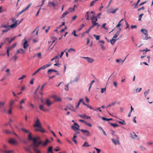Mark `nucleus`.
Here are the masks:
<instances>
[{
  "mask_svg": "<svg viewBox=\"0 0 153 153\" xmlns=\"http://www.w3.org/2000/svg\"><path fill=\"white\" fill-rule=\"evenodd\" d=\"M33 126L38 128L35 129V131H39L43 133L45 132V131L42 128L41 123L38 118H37L36 120L35 121V124L33 125Z\"/></svg>",
  "mask_w": 153,
  "mask_h": 153,
  "instance_id": "f257e3e1",
  "label": "nucleus"
},
{
  "mask_svg": "<svg viewBox=\"0 0 153 153\" xmlns=\"http://www.w3.org/2000/svg\"><path fill=\"white\" fill-rule=\"evenodd\" d=\"M40 145L39 144V143H35V145H33V146H31L32 147L34 151L36 153H40V151L39 149H38L37 148V147L39 146Z\"/></svg>",
  "mask_w": 153,
  "mask_h": 153,
  "instance_id": "f03ea898",
  "label": "nucleus"
},
{
  "mask_svg": "<svg viewBox=\"0 0 153 153\" xmlns=\"http://www.w3.org/2000/svg\"><path fill=\"white\" fill-rule=\"evenodd\" d=\"M79 125L76 123H74V125H72L71 126V128L74 131L79 130Z\"/></svg>",
  "mask_w": 153,
  "mask_h": 153,
  "instance_id": "7ed1b4c3",
  "label": "nucleus"
},
{
  "mask_svg": "<svg viewBox=\"0 0 153 153\" xmlns=\"http://www.w3.org/2000/svg\"><path fill=\"white\" fill-rule=\"evenodd\" d=\"M81 131L83 133L84 135L86 136L89 137L91 135L90 132L88 130L81 129Z\"/></svg>",
  "mask_w": 153,
  "mask_h": 153,
  "instance_id": "20e7f679",
  "label": "nucleus"
},
{
  "mask_svg": "<svg viewBox=\"0 0 153 153\" xmlns=\"http://www.w3.org/2000/svg\"><path fill=\"white\" fill-rule=\"evenodd\" d=\"M83 58L86 60L87 61L88 63H92L94 61V59H93L91 58L88 57H83Z\"/></svg>",
  "mask_w": 153,
  "mask_h": 153,
  "instance_id": "39448f33",
  "label": "nucleus"
},
{
  "mask_svg": "<svg viewBox=\"0 0 153 153\" xmlns=\"http://www.w3.org/2000/svg\"><path fill=\"white\" fill-rule=\"evenodd\" d=\"M51 65V64L50 63H49L47 64H46L42 66L41 67L39 68V69L41 70H44L47 68L50 67Z\"/></svg>",
  "mask_w": 153,
  "mask_h": 153,
  "instance_id": "423d86ee",
  "label": "nucleus"
},
{
  "mask_svg": "<svg viewBox=\"0 0 153 153\" xmlns=\"http://www.w3.org/2000/svg\"><path fill=\"white\" fill-rule=\"evenodd\" d=\"M31 4H32L31 3H30V4H29L28 5V6H27L26 8H25L22 11L20 12L19 13V15H20V14H22L24 12V11H26V10H27L29 8V7H30V6L31 5Z\"/></svg>",
  "mask_w": 153,
  "mask_h": 153,
  "instance_id": "0eeeda50",
  "label": "nucleus"
},
{
  "mask_svg": "<svg viewBox=\"0 0 153 153\" xmlns=\"http://www.w3.org/2000/svg\"><path fill=\"white\" fill-rule=\"evenodd\" d=\"M45 103L48 106H49L52 104V102L50 101L48 99H46L45 100Z\"/></svg>",
  "mask_w": 153,
  "mask_h": 153,
  "instance_id": "6e6552de",
  "label": "nucleus"
},
{
  "mask_svg": "<svg viewBox=\"0 0 153 153\" xmlns=\"http://www.w3.org/2000/svg\"><path fill=\"white\" fill-rule=\"evenodd\" d=\"M92 25L91 26V27L93 28L94 26H97V28H98L100 26L99 24L97 22H92Z\"/></svg>",
  "mask_w": 153,
  "mask_h": 153,
  "instance_id": "1a4fd4ad",
  "label": "nucleus"
},
{
  "mask_svg": "<svg viewBox=\"0 0 153 153\" xmlns=\"http://www.w3.org/2000/svg\"><path fill=\"white\" fill-rule=\"evenodd\" d=\"M23 48L25 49H26V48L28 47L29 46V45L28 44V42L27 41L25 40V42H24L23 45Z\"/></svg>",
  "mask_w": 153,
  "mask_h": 153,
  "instance_id": "9d476101",
  "label": "nucleus"
},
{
  "mask_svg": "<svg viewBox=\"0 0 153 153\" xmlns=\"http://www.w3.org/2000/svg\"><path fill=\"white\" fill-rule=\"evenodd\" d=\"M8 142L9 143L12 144H16L17 143V142L13 139L9 140Z\"/></svg>",
  "mask_w": 153,
  "mask_h": 153,
  "instance_id": "9b49d317",
  "label": "nucleus"
},
{
  "mask_svg": "<svg viewBox=\"0 0 153 153\" xmlns=\"http://www.w3.org/2000/svg\"><path fill=\"white\" fill-rule=\"evenodd\" d=\"M50 142L49 140L48 139H46L45 141L43 143H42V146L45 147L48 144V143Z\"/></svg>",
  "mask_w": 153,
  "mask_h": 153,
  "instance_id": "f8f14e48",
  "label": "nucleus"
},
{
  "mask_svg": "<svg viewBox=\"0 0 153 153\" xmlns=\"http://www.w3.org/2000/svg\"><path fill=\"white\" fill-rule=\"evenodd\" d=\"M39 109L44 111H48V110L46 109H45L43 105H41L39 106Z\"/></svg>",
  "mask_w": 153,
  "mask_h": 153,
  "instance_id": "ddd939ff",
  "label": "nucleus"
},
{
  "mask_svg": "<svg viewBox=\"0 0 153 153\" xmlns=\"http://www.w3.org/2000/svg\"><path fill=\"white\" fill-rule=\"evenodd\" d=\"M119 39V38H118L117 39H114L112 38L110 40V42L112 45H113L115 43L116 41Z\"/></svg>",
  "mask_w": 153,
  "mask_h": 153,
  "instance_id": "4468645a",
  "label": "nucleus"
},
{
  "mask_svg": "<svg viewBox=\"0 0 153 153\" xmlns=\"http://www.w3.org/2000/svg\"><path fill=\"white\" fill-rule=\"evenodd\" d=\"M91 22L92 23V22H96L97 21V17H95L93 16L91 18Z\"/></svg>",
  "mask_w": 153,
  "mask_h": 153,
  "instance_id": "2eb2a0df",
  "label": "nucleus"
},
{
  "mask_svg": "<svg viewBox=\"0 0 153 153\" xmlns=\"http://www.w3.org/2000/svg\"><path fill=\"white\" fill-rule=\"evenodd\" d=\"M49 6L51 7L53 6L55 7L57 5L56 4H54L53 2H48Z\"/></svg>",
  "mask_w": 153,
  "mask_h": 153,
  "instance_id": "dca6fc26",
  "label": "nucleus"
},
{
  "mask_svg": "<svg viewBox=\"0 0 153 153\" xmlns=\"http://www.w3.org/2000/svg\"><path fill=\"white\" fill-rule=\"evenodd\" d=\"M15 102V101L14 100H11L10 101L9 106L10 108H12V105Z\"/></svg>",
  "mask_w": 153,
  "mask_h": 153,
  "instance_id": "f3484780",
  "label": "nucleus"
},
{
  "mask_svg": "<svg viewBox=\"0 0 153 153\" xmlns=\"http://www.w3.org/2000/svg\"><path fill=\"white\" fill-rule=\"evenodd\" d=\"M32 140L33 141V143L32 144H31V146L35 145L37 142V139L36 138H33Z\"/></svg>",
  "mask_w": 153,
  "mask_h": 153,
  "instance_id": "a211bd4d",
  "label": "nucleus"
},
{
  "mask_svg": "<svg viewBox=\"0 0 153 153\" xmlns=\"http://www.w3.org/2000/svg\"><path fill=\"white\" fill-rule=\"evenodd\" d=\"M69 13V12L68 11H66L65 12L63 13L62 16L61 17V18L62 19L65 17V16Z\"/></svg>",
  "mask_w": 153,
  "mask_h": 153,
  "instance_id": "6ab92c4d",
  "label": "nucleus"
},
{
  "mask_svg": "<svg viewBox=\"0 0 153 153\" xmlns=\"http://www.w3.org/2000/svg\"><path fill=\"white\" fill-rule=\"evenodd\" d=\"M141 31L144 35H148L147 34V31L145 29H141Z\"/></svg>",
  "mask_w": 153,
  "mask_h": 153,
  "instance_id": "aec40b11",
  "label": "nucleus"
},
{
  "mask_svg": "<svg viewBox=\"0 0 153 153\" xmlns=\"http://www.w3.org/2000/svg\"><path fill=\"white\" fill-rule=\"evenodd\" d=\"M17 26V24H16V23H13L11 25L9 26V28L10 27V28H13L14 27H16Z\"/></svg>",
  "mask_w": 153,
  "mask_h": 153,
  "instance_id": "412c9836",
  "label": "nucleus"
},
{
  "mask_svg": "<svg viewBox=\"0 0 153 153\" xmlns=\"http://www.w3.org/2000/svg\"><path fill=\"white\" fill-rule=\"evenodd\" d=\"M68 108L69 109L71 110L74 111H75L76 110V109H74V108L71 105H70L68 106Z\"/></svg>",
  "mask_w": 153,
  "mask_h": 153,
  "instance_id": "4be33fe9",
  "label": "nucleus"
},
{
  "mask_svg": "<svg viewBox=\"0 0 153 153\" xmlns=\"http://www.w3.org/2000/svg\"><path fill=\"white\" fill-rule=\"evenodd\" d=\"M53 97L55 99V101H61L62 100L59 97H56L55 96Z\"/></svg>",
  "mask_w": 153,
  "mask_h": 153,
  "instance_id": "5701e85b",
  "label": "nucleus"
},
{
  "mask_svg": "<svg viewBox=\"0 0 153 153\" xmlns=\"http://www.w3.org/2000/svg\"><path fill=\"white\" fill-rule=\"evenodd\" d=\"M101 118L102 120L105 121H109V120H112V118H106L104 117H102Z\"/></svg>",
  "mask_w": 153,
  "mask_h": 153,
  "instance_id": "b1692460",
  "label": "nucleus"
},
{
  "mask_svg": "<svg viewBox=\"0 0 153 153\" xmlns=\"http://www.w3.org/2000/svg\"><path fill=\"white\" fill-rule=\"evenodd\" d=\"M31 134V133L30 132L28 135V139L29 140H32L33 138L32 137Z\"/></svg>",
  "mask_w": 153,
  "mask_h": 153,
  "instance_id": "393cba45",
  "label": "nucleus"
},
{
  "mask_svg": "<svg viewBox=\"0 0 153 153\" xmlns=\"http://www.w3.org/2000/svg\"><path fill=\"white\" fill-rule=\"evenodd\" d=\"M53 152H52V147L51 146H50L48 148V153H49L50 152H51V153Z\"/></svg>",
  "mask_w": 153,
  "mask_h": 153,
  "instance_id": "a878e982",
  "label": "nucleus"
},
{
  "mask_svg": "<svg viewBox=\"0 0 153 153\" xmlns=\"http://www.w3.org/2000/svg\"><path fill=\"white\" fill-rule=\"evenodd\" d=\"M110 124L111 126H112L114 128L117 127L119 126L117 124H114L113 123H110Z\"/></svg>",
  "mask_w": 153,
  "mask_h": 153,
  "instance_id": "bb28decb",
  "label": "nucleus"
},
{
  "mask_svg": "<svg viewBox=\"0 0 153 153\" xmlns=\"http://www.w3.org/2000/svg\"><path fill=\"white\" fill-rule=\"evenodd\" d=\"M88 13L89 12H87L85 15V17L86 18V19L87 20H88L90 19Z\"/></svg>",
  "mask_w": 153,
  "mask_h": 153,
  "instance_id": "cd10ccee",
  "label": "nucleus"
},
{
  "mask_svg": "<svg viewBox=\"0 0 153 153\" xmlns=\"http://www.w3.org/2000/svg\"><path fill=\"white\" fill-rule=\"evenodd\" d=\"M13 152V150L7 151L6 150H4L3 151L4 153H12Z\"/></svg>",
  "mask_w": 153,
  "mask_h": 153,
  "instance_id": "c85d7f7f",
  "label": "nucleus"
},
{
  "mask_svg": "<svg viewBox=\"0 0 153 153\" xmlns=\"http://www.w3.org/2000/svg\"><path fill=\"white\" fill-rule=\"evenodd\" d=\"M26 100V98H24L22 99L20 102V104L22 105L23 103H25V100Z\"/></svg>",
  "mask_w": 153,
  "mask_h": 153,
  "instance_id": "c756f323",
  "label": "nucleus"
},
{
  "mask_svg": "<svg viewBox=\"0 0 153 153\" xmlns=\"http://www.w3.org/2000/svg\"><path fill=\"white\" fill-rule=\"evenodd\" d=\"M90 146L88 145V143L87 142H85L82 145L83 147L85 146V147H88Z\"/></svg>",
  "mask_w": 153,
  "mask_h": 153,
  "instance_id": "7c9ffc66",
  "label": "nucleus"
},
{
  "mask_svg": "<svg viewBox=\"0 0 153 153\" xmlns=\"http://www.w3.org/2000/svg\"><path fill=\"white\" fill-rule=\"evenodd\" d=\"M116 102H113L111 103V104L108 105L107 106V107H111V106H113L115 105V104H116Z\"/></svg>",
  "mask_w": 153,
  "mask_h": 153,
  "instance_id": "2f4dec72",
  "label": "nucleus"
},
{
  "mask_svg": "<svg viewBox=\"0 0 153 153\" xmlns=\"http://www.w3.org/2000/svg\"><path fill=\"white\" fill-rule=\"evenodd\" d=\"M13 23H16V24H17L18 21L16 20L15 19L12 18L11 19Z\"/></svg>",
  "mask_w": 153,
  "mask_h": 153,
  "instance_id": "473e14b6",
  "label": "nucleus"
},
{
  "mask_svg": "<svg viewBox=\"0 0 153 153\" xmlns=\"http://www.w3.org/2000/svg\"><path fill=\"white\" fill-rule=\"evenodd\" d=\"M54 70L52 69H49L48 71V73L49 75L51 74V72H54Z\"/></svg>",
  "mask_w": 153,
  "mask_h": 153,
  "instance_id": "72a5a7b5",
  "label": "nucleus"
},
{
  "mask_svg": "<svg viewBox=\"0 0 153 153\" xmlns=\"http://www.w3.org/2000/svg\"><path fill=\"white\" fill-rule=\"evenodd\" d=\"M93 36L95 37L96 39L97 40H99L100 36H97L96 35H93Z\"/></svg>",
  "mask_w": 153,
  "mask_h": 153,
  "instance_id": "f704fd0d",
  "label": "nucleus"
},
{
  "mask_svg": "<svg viewBox=\"0 0 153 153\" xmlns=\"http://www.w3.org/2000/svg\"><path fill=\"white\" fill-rule=\"evenodd\" d=\"M21 130L26 133H28L29 132V131L28 130H26L25 129L22 128L21 129Z\"/></svg>",
  "mask_w": 153,
  "mask_h": 153,
  "instance_id": "c9c22d12",
  "label": "nucleus"
},
{
  "mask_svg": "<svg viewBox=\"0 0 153 153\" xmlns=\"http://www.w3.org/2000/svg\"><path fill=\"white\" fill-rule=\"evenodd\" d=\"M39 59H41V52L38 53L36 56Z\"/></svg>",
  "mask_w": 153,
  "mask_h": 153,
  "instance_id": "e433bc0d",
  "label": "nucleus"
},
{
  "mask_svg": "<svg viewBox=\"0 0 153 153\" xmlns=\"http://www.w3.org/2000/svg\"><path fill=\"white\" fill-rule=\"evenodd\" d=\"M123 122H121V121H118V123H119V124H121L122 125H125L126 124V123L125 122V121L124 120H122Z\"/></svg>",
  "mask_w": 153,
  "mask_h": 153,
  "instance_id": "4c0bfd02",
  "label": "nucleus"
},
{
  "mask_svg": "<svg viewBox=\"0 0 153 153\" xmlns=\"http://www.w3.org/2000/svg\"><path fill=\"white\" fill-rule=\"evenodd\" d=\"M0 27H3V28H9V26L7 25H2Z\"/></svg>",
  "mask_w": 153,
  "mask_h": 153,
  "instance_id": "58836bf2",
  "label": "nucleus"
},
{
  "mask_svg": "<svg viewBox=\"0 0 153 153\" xmlns=\"http://www.w3.org/2000/svg\"><path fill=\"white\" fill-rule=\"evenodd\" d=\"M16 44L15 43V44H13V45H12V46L9 47L8 48L10 50H11L12 48H14L16 46Z\"/></svg>",
  "mask_w": 153,
  "mask_h": 153,
  "instance_id": "ea45409f",
  "label": "nucleus"
},
{
  "mask_svg": "<svg viewBox=\"0 0 153 153\" xmlns=\"http://www.w3.org/2000/svg\"><path fill=\"white\" fill-rule=\"evenodd\" d=\"M123 20V19H122L121 20H120L118 24L116 26L115 28L117 27H119L121 25V24H120V22H121L122 20Z\"/></svg>",
  "mask_w": 153,
  "mask_h": 153,
  "instance_id": "a19ab883",
  "label": "nucleus"
},
{
  "mask_svg": "<svg viewBox=\"0 0 153 153\" xmlns=\"http://www.w3.org/2000/svg\"><path fill=\"white\" fill-rule=\"evenodd\" d=\"M149 90L148 89V90L145 91L144 93V94L145 95V97H146V96L147 95V94L149 93Z\"/></svg>",
  "mask_w": 153,
  "mask_h": 153,
  "instance_id": "79ce46f5",
  "label": "nucleus"
},
{
  "mask_svg": "<svg viewBox=\"0 0 153 153\" xmlns=\"http://www.w3.org/2000/svg\"><path fill=\"white\" fill-rule=\"evenodd\" d=\"M84 24H82L80 25V27L78 28V31H80L82 28L84 27Z\"/></svg>",
  "mask_w": 153,
  "mask_h": 153,
  "instance_id": "37998d69",
  "label": "nucleus"
},
{
  "mask_svg": "<svg viewBox=\"0 0 153 153\" xmlns=\"http://www.w3.org/2000/svg\"><path fill=\"white\" fill-rule=\"evenodd\" d=\"M52 44L53 43H54L55 42L56 40L57 39L56 37H53L52 38Z\"/></svg>",
  "mask_w": 153,
  "mask_h": 153,
  "instance_id": "c03bdc74",
  "label": "nucleus"
},
{
  "mask_svg": "<svg viewBox=\"0 0 153 153\" xmlns=\"http://www.w3.org/2000/svg\"><path fill=\"white\" fill-rule=\"evenodd\" d=\"M5 103V102H0V108L3 107Z\"/></svg>",
  "mask_w": 153,
  "mask_h": 153,
  "instance_id": "a18cd8bd",
  "label": "nucleus"
},
{
  "mask_svg": "<svg viewBox=\"0 0 153 153\" xmlns=\"http://www.w3.org/2000/svg\"><path fill=\"white\" fill-rule=\"evenodd\" d=\"M78 116L83 118H85L86 117V116L85 114L78 115Z\"/></svg>",
  "mask_w": 153,
  "mask_h": 153,
  "instance_id": "49530a36",
  "label": "nucleus"
},
{
  "mask_svg": "<svg viewBox=\"0 0 153 153\" xmlns=\"http://www.w3.org/2000/svg\"><path fill=\"white\" fill-rule=\"evenodd\" d=\"M75 50L74 49L70 48L68 50V52L70 53V52H71L72 51H75Z\"/></svg>",
  "mask_w": 153,
  "mask_h": 153,
  "instance_id": "de8ad7c7",
  "label": "nucleus"
},
{
  "mask_svg": "<svg viewBox=\"0 0 153 153\" xmlns=\"http://www.w3.org/2000/svg\"><path fill=\"white\" fill-rule=\"evenodd\" d=\"M26 76L25 75H23L22 76V77H21L20 78H19L18 79L19 80L22 79H23L24 78H25L26 77Z\"/></svg>",
  "mask_w": 153,
  "mask_h": 153,
  "instance_id": "09e8293b",
  "label": "nucleus"
},
{
  "mask_svg": "<svg viewBox=\"0 0 153 153\" xmlns=\"http://www.w3.org/2000/svg\"><path fill=\"white\" fill-rule=\"evenodd\" d=\"M40 71V70L39 69V68L33 74H32V76H33L35 75L36 73L38 72L39 71Z\"/></svg>",
  "mask_w": 153,
  "mask_h": 153,
  "instance_id": "8fccbe9b",
  "label": "nucleus"
},
{
  "mask_svg": "<svg viewBox=\"0 0 153 153\" xmlns=\"http://www.w3.org/2000/svg\"><path fill=\"white\" fill-rule=\"evenodd\" d=\"M76 31L75 30H73V32L72 33V34H73L74 36H78V35L76 34Z\"/></svg>",
  "mask_w": 153,
  "mask_h": 153,
  "instance_id": "3c124183",
  "label": "nucleus"
},
{
  "mask_svg": "<svg viewBox=\"0 0 153 153\" xmlns=\"http://www.w3.org/2000/svg\"><path fill=\"white\" fill-rule=\"evenodd\" d=\"M66 50H65L64 51L62 52L60 55L59 54L58 55V56H59L60 58H61L62 57L64 53V52Z\"/></svg>",
  "mask_w": 153,
  "mask_h": 153,
  "instance_id": "603ef678",
  "label": "nucleus"
},
{
  "mask_svg": "<svg viewBox=\"0 0 153 153\" xmlns=\"http://www.w3.org/2000/svg\"><path fill=\"white\" fill-rule=\"evenodd\" d=\"M94 149H95L97 151V153H100V152H101V150L99 149H97L95 147H94Z\"/></svg>",
  "mask_w": 153,
  "mask_h": 153,
  "instance_id": "864d4df0",
  "label": "nucleus"
},
{
  "mask_svg": "<svg viewBox=\"0 0 153 153\" xmlns=\"http://www.w3.org/2000/svg\"><path fill=\"white\" fill-rule=\"evenodd\" d=\"M10 29L9 28H7V29L4 30H2V32L3 33L7 32L8 31L10 30Z\"/></svg>",
  "mask_w": 153,
  "mask_h": 153,
  "instance_id": "5fc2aeb1",
  "label": "nucleus"
},
{
  "mask_svg": "<svg viewBox=\"0 0 153 153\" xmlns=\"http://www.w3.org/2000/svg\"><path fill=\"white\" fill-rule=\"evenodd\" d=\"M119 34H118V33H116L114 35L113 37L112 38L113 39H115L117 38V37L118 36Z\"/></svg>",
  "mask_w": 153,
  "mask_h": 153,
  "instance_id": "6e6d98bb",
  "label": "nucleus"
},
{
  "mask_svg": "<svg viewBox=\"0 0 153 153\" xmlns=\"http://www.w3.org/2000/svg\"><path fill=\"white\" fill-rule=\"evenodd\" d=\"M12 108L10 107V108L8 110V113L9 114H12Z\"/></svg>",
  "mask_w": 153,
  "mask_h": 153,
  "instance_id": "4d7b16f0",
  "label": "nucleus"
},
{
  "mask_svg": "<svg viewBox=\"0 0 153 153\" xmlns=\"http://www.w3.org/2000/svg\"><path fill=\"white\" fill-rule=\"evenodd\" d=\"M92 28H93L91 27V26L89 28V29H88V30L85 32V33H88L90 31V30Z\"/></svg>",
  "mask_w": 153,
  "mask_h": 153,
  "instance_id": "13d9d810",
  "label": "nucleus"
},
{
  "mask_svg": "<svg viewBox=\"0 0 153 153\" xmlns=\"http://www.w3.org/2000/svg\"><path fill=\"white\" fill-rule=\"evenodd\" d=\"M125 59L123 61L121 59H117L116 60V61L117 62H120V61H122V63H123L124 62V61L125 60Z\"/></svg>",
  "mask_w": 153,
  "mask_h": 153,
  "instance_id": "bf43d9fd",
  "label": "nucleus"
},
{
  "mask_svg": "<svg viewBox=\"0 0 153 153\" xmlns=\"http://www.w3.org/2000/svg\"><path fill=\"white\" fill-rule=\"evenodd\" d=\"M85 124L87 126H88L90 127H91L92 126V125L91 123H88L87 122H85Z\"/></svg>",
  "mask_w": 153,
  "mask_h": 153,
  "instance_id": "052dcab7",
  "label": "nucleus"
},
{
  "mask_svg": "<svg viewBox=\"0 0 153 153\" xmlns=\"http://www.w3.org/2000/svg\"><path fill=\"white\" fill-rule=\"evenodd\" d=\"M68 85L69 84H68L65 85V90L68 91Z\"/></svg>",
  "mask_w": 153,
  "mask_h": 153,
  "instance_id": "680f3d73",
  "label": "nucleus"
},
{
  "mask_svg": "<svg viewBox=\"0 0 153 153\" xmlns=\"http://www.w3.org/2000/svg\"><path fill=\"white\" fill-rule=\"evenodd\" d=\"M69 10H70V12H72L73 11H74L75 10V9L74 8H72L71 7H70L69 8Z\"/></svg>",
  "mask_w": 153,
  "mask_h": 153,
  "instance_id": "e2e57ef3",
  "label": "nucleus"
},
{
  "mask_svg": "<svg viewBox=\"0 0 153 153\" xmlns=\"http://www.w3.org/2000/svg\"><path fill=\"white\" fill-rule=\"evenodd\" d=\"M16 38V37H15L13 38H12L10 39V40L9 41V44H10V43L13 40H14Z\"/></svg>",
  "mask_w": 153,
  "mask_h": 153,
  "instance_id": "0e129e2a",
  "label": "nucleus"
},
{
  "mask_svg": "<svg viewBox=\"0 0 153 153\" xmlns=\"http://www.w3.org/2000/svg\"><path fill=\"white\" fill-rule=\"evenodd\" d=\"M10 50L9 49H8L7 48V57H9V50Z\"/></svg>",
  "mask_w": 153,
  "mask_h": 153,
  "instance_id": "69168bd1",
  "label": "nucleus"
},
{
  "mask_svg": "<svg viewBox=\"0 0 153 153\" xmlns=\"http://www.w3.org/2000/svg\"><path fill=\"white\" fill-rule=\"evenodd\" d=\"M100 46H101V49L102 50H105V48L103 44H100Z\"/></svg>",
  "mask_w": 153,
  "mask_h": 153,
  "instance_id": "338daca9",
  "label": "nucleus"
},
{
  "mask_svg": "<svg viewBox=\"0 0 153 153\" xmlns=\"http://www.w3.org/2000/svg\"><path fill=\"white\" fill-rule=\"evenodd\" d=\"M95 2L96 1H93L92 2H91V3L90 6L91 7L92 6H93Z\"/></svg>",
  "mask_w": 153,
  "mask_h": 153,
  "instance_id": "774afa93",
  "label": "nucleus"
}]
</instances>
